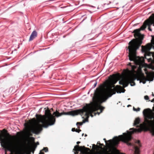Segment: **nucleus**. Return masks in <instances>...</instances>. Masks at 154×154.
<instances>
[{
	"label": "nucleus",
	"instance_id": "nucleus-20",
	"mask_svg": "<svg viewBox=\"0 0 154 154\" xmlns=\"http://www.w3.org/2000/svg\"><path fill=\"white\" fill-rule=\"evenodd\" d=\"M97 83V82H95L94 83V86H93V88H94L96 87Z\"/></svg>",
	"mask_w": 154,
	"mask_h": 154
},
{
	"label": "nucleus",
	"instance_id": "nucleus-34",
	"mask_svg": "<svg viewBox=\"0 0 154 154\" xmlns=\"http://www.w3.org/2000/svg\"><path fill=\"white\" fill-rule=\"evenodd\" d=\"M130 100V98H128V100Z\"/></svg>",
	"mask_w": 154,
	"mask_h": 154
},
{
	"label": "nucleus",
	"instance_id": "nucleus-13",
	"mask_svg": "<svg viewBox=\"0 0 154 154\" xmlns=\"http://www.w3.org/2000/svg\"><path fill=\"white\" fill-rule=\"evenodd\" d=\"M152 57L153 58H150L148 59V62H150L151 63H154V55H152Z\"/></svg>",
	"mask_w": 154,
	"mask_h": 154
},
{
	"label": "nucleus",
	"instance_id": "nucleus-7",
	"mask_svg": "<svg viewBox=\"0 0 154 154\" xmlns=\"http://www.w3.org/2000/svg\"><path fill=\"white\" fill-rule=\"evenodd\" d=\"M153 80V74L150 73L147 74V79L144 77L140 81V82H142L143 84L146 83V81H152Z\"/></svg>",
	"mask_w": 154,
	"mask_h": 154
},
{
	"label": "nucleus",
	"instance_id": "nucleus-22",
	"mask_svg": "<svg viewBox=\"0 0 154 154\" xmlns=\"http://www.w3.org/2000/svg\"><path fill=\"white\" fill-rule=\"evenodd\" d=\"M81 131V130L80 129H76L75 130V131L76 132H77L78 133H79Z\"/></svg>",
	"mask_w": 154,
	"mask_h": 154
},
{
	"label": "nucleus",
	"instance_id": "nucleus-25",
	"mask_svg": "<svg viewBox=\"0 0 154 154\" xmlns=\"http://www.w3.org/2000/svg\"><path fill=\"white\" fill-rule=\"evenodd\" d=\"M39 154H44V153L43 152H42L41 151H40Z\"/></svg>",
	"mask_w": 154,
	"mask_h": 154
},
{
	"label": "nucleus",
	"instance_id": "nucleus-27",
	"mask_svg": "<svg viewBox=\"0 0 154 154\" xmlns=\"http://www.w3.org/2000/svg\"><path fill=\"white\" fill-rule=\"evenodd\" d=\"M103 140H104L105 141V142L106 143V144H107V142H106V139L105 138H104L103 139Z\"/></svg>",
	"mask_w": 154,
	"mask_h": 154
},
{
	"label": "nucleus",
	"instance_id": "nucleus-14",
	"mask_svg": "<svg viewBox=\"0 0 154 154\" xmlns=\"http://www.w3.org/2000/svg\"><path fill=\"white\" fill-rule=\"evenodd\" d=\"M147 109V110L148 111H147V112H148L149 113V112L152 116H154V112H153L151 110V109Z\"/></svg>",
	"mask_w": 154,
	"mask_h": 154
},
{
	"label": "nucleus",
	"instance_id": "nucleus-36",
	"mask_svg": "<svg viewBox=\"0 0 154 154\" xmlns=\"http://www.w3.org/2000/svg\"><path fill=\"white\" fill-rule=\"evenodd\" d=\"M83 134H82V136H83Z\"/></svg>",
	"mask_w": 154,
	"mask_h": 154
},
{
	"label": "nucleus",
	"instance_id": "nucleus-19",
	"mask_svg": "<svg viewBox=\"0 0 154 154\" xmlns=\"http://www.w3.org/2000/svg\"><path fill=\"white\" fill-rule=\"evenodd\" d=\"M144 99L146 100H148L149 99V97L148 96H144Z\"/></svg>",
	"mask_w": 154,
	"mask_h": 154
},
{
	"label": "nucleus",
	"instance_id": "nucleus-3",
	"mask_svg": "<svg viewBox=\"0 0 154 154\" xmlns=\"http://www.w3.org/2000/svg\"><path fill=\"white\" fill-rule=\"evenodd\" d=\"M55 119L49 111H46L45 115L40 116L37 118L36 120L34 119V124L31 127L32 132L35 134L39 133L42 130V127L47 128L49 125L54 124Z\"/></svg>",
	"mask_w": 154,
	"mask_h": 154
},
{
	"label": "nucleus",
	"instance_id": "nucleus-24",
	"mask_svg": "<svg viewBox=\"0 0 154 154\" xmlns=\"http://www.w3.org/2000/svg\"><path fill=\"white\" fill-rule=\"evenodd\" d=\"M76 130L75 129V128H72V131H75Z\"/></svg>",
	"mask_w": 154,
	"mask_h": 154
},
{
	"label": "nucleus",
	"instance_id": "nucleus-21",
	"mask_svg": "<svg viewBox=\"0 0 154 154\" xmlns=\"http://www.w3.org/2000/svg\"><path fill=\"white\" fill-rule=\"evenodd\" d=\"M121 88V87L119 85H117L116 88V89H119Z\"/></svg>",
	"mask_w": 154,
	"mask_h": 154
},
{
	"label": "nucleus",
	"instance_id": "nucleus-26",
	"mask_svg": "<svg viewBox=\"0 0 154 154\" xmlns=\"http://www.w3.org/2000/svg\"><path fill=\"white\" fill-rule=\"evenodd\" d=\"M39 144V143L38 142H37L36 143V145H35V146H36L37 145H38Z\"/></svg>",
	"mask_w": 154,
	"mask_h": 154
},
{
	"label": "nucleus",
	"instance_id": "nucleus-9",
	"mask_svg": "<svg viewBox=\"0 0 154 154\" xmlns=\"http://www.w3.org/2000/svg\"><path fill=\"white\" fill-rule=\"evenodd\" d=\"M37 36V32L35 30L33 31L30 36L29 41H31L33 40L34 38L36 37Z\"/></svg>",
	"mask_w": 154,
	"mask_h": 154
},
{
	"label": "nucleus",
	"instance_id": "nucleus-16",
	"mask_svg": "<svg viewBox=\"0 0 154 154\" xmlns=\"http://www.w3.org/2000/svg\"><path fill=\"white\" fill-rule=\"evenodd\" d=\"M36 146H35V144H33L32 145V148L33 149V150H32V152L33 153H34V151H35V149L36 148Z\"/></svg>",
	"mask_w": 154,
	"mask_h": 154
},
{
	"label": "nucleus",
	"instance_id": "nucleus-17",
	"mask_svg": "<svg viewBox=\"0 0 154 154\" xmlns=\"http://www.w3.org/2000/svg\"><path fill=\"white\" fill-rule=\"evenodd\" d=\"M140 108L139 107L137 108V109H136L134 107H133V110L134 111H137V112L139 111H140Z\"/></svg>",
	"mask_w": 154,
	"mask_h": 154
},
{
	"label": "nucleus",
	"instance_id": "nucleus-12",
	"mask_svg": "<svg viewBox=\"0 0 154 154\" xmlns=\"http://www.w3.org/2000/svg\"><path fill=\"white\" fill-rule=\"evenodd\" d=\"M140 120L139 118H136L134 121V123L133 125L134 126H135L138 124L140 123Z\"/></svg>",
	"mask_w": 154,
	"mask_h": 154
},
{
	"label": "nucleus",
	"instance_id": "nucleus-31",
	"mask_svg": "<svg viewBox=\"0 0 154 154\" xmlns=\"http://www.w3.org/2000/svg\"><path fill=\"white\" fill-rule=\"evenodd\" d=\"M137 143H140V141H139V140H138V141H137Z\"/></svg>",
	"mask_w": 154,
	"mask_h": 154
},
{
	"label": "nucleus",
	"instance_id": "nucleus-4",
	"mask_svg": "<svg viewBox=\"0 0 154 154\" xmlns=\"http://www.w3.org/2000/svg\"><path fill=\"white\" fill-rule=\"evenodd\" d=\"M14 137L10 136H7L2 133L0 134V141L1 146L8 150L10 151L11 149L17 147L14 140Z\"/></svg>",
	"mask_w": 154,
	"mask_h": 154
},
{
	"label": "nucleus",
	"instance_id": "nucleus-23",
	"mask_svg": "<svg viewBox=\"0 0 154 154\" xmlns=\"http://www.w3.org/2000/svg\"><path fill=\"white\" fill-rule=\"evenodd\" d=\"M79 124L80 125H82V123L81 122H78L76 123V125Z\"/></svg>",
	"mask_w": 154,
	"mask_h": 154
},
{
	"label": "nucleus",
	"instance_id": "nucleus-5",
	"mask_svg": "<svg viewBox=\"0 0 154 154\" xmlns=\"http://www.w3.org/2000/svg\"><path fill=\"white\" fill-rule=\"evenodd\" d=\"M134 77L132 75H129L119 81V83L120 85H122L124 87H127L129 83H130L131 86H133L135 85V83L134 82Z\"/></svg>",
	"mask_w": 154,
	"mask_h": 154
},
{
	"label": "nucleus",
	"instance_id": "nucleus-28",
	"mask_svg": "<svg viewBox=\"0 0 154 154\" xmlns=\"http://www.w3.org/2000/svg\"><path fill=\"white\" fill-rule=\"evenodd\" d=\"M118 93H121V91H116Z\"/></svg>",
	"mask_w": 154,
	"mask_h": 154
},
{
	"label": "nucleus",
	"instance_id": "nucleus-6",
	"mask_svg": "<svg viewBox=\"0 0 154 154\" xmlns=\"http://www.w3.org/2000/svg\"><path fill=\"white\" fill-rule=\"evenodd\" d=\"M87 149H89L84 146H79V145H76L74 146L73 150L74 151V154H78L79 151L82 153H85L86 152Z\"/></svg>",
	"mask_w": 154,
	"mask_h": 154
},
{
	"label": "nucleus",
	"instance_id": "nucleus-32",
	"mask_svg": "<svg viewBox=\"0 0 154 154\" xmlns=\"http://www.w3.org/2000/svg\"><path fill=\"white\" fill-rule=\"evenodd\" d=\"M152 96L153 97H154V94L153 93L152 94Z\"/></svg>",
	"mask_w": 154,
	"mask_h": 154
},
{
	"label": "nucleus",
	"instance_id": "nucleus-8",
	"mask_svg": "<svg viewBox=\"0 0 154 154\" xmlns=\"http://www.w3.org/2000/svg\"><path fill=\"white\" fill-rule=\"evenodd\" d=\"M142 47V51L143 52H145L147 50H149L151 48H153L154 49V39L153 38L151 40V44H148L146 47L144 48Z\"/></svg>",
	"mask_w": 154,
	"mask_h": 154
},
{
	"label": "nucleus",
	"instance_id": "nucleus-33",
	"mask_svg": "<svg viewBox=\"0 0 154 154\" xmlns=\"http://www.w3.org/2000/svg\"><path fill=\"white\" fill-rule=\"evenodd\" d=\"M131 106L130 105H128L127 106H128V107H129V106Z\"/></svg>",
	"mask_w": 154,
	"mask_h": 154
},
{
	"label": "nucleus",
	"instance_id": "nucleus-2",
	"mask_svg": "<svg viewBox=\"0 0 154 154\" xmlns=\"http://www.w3.org/2000/svg\"><path fill=\"white\" fill-rule=\"evenodd\" d=\"M152 25L154 26V14H152L149 18L146 20L143 25L141 27L140 29H135L134 31V37H137L138 38L133 39L129 42V46L128 47L129 51L128 57L131 61H133L134 63L136 65H140L142 64V61L141 59L136 56V51L142 43V40L143 36L140 33V30H144L146 27L148 26V30L152 31L150 28Z\"/></svg>",
	"mask_w": 154,
	"mask_h": 154
},
{
	"label": "nucleus",
	"instance_id": "nucleus-35",
	"mask_svg": "<svg viewBox=\"0 0 154 154\" xmlns=\"http://www.w3.org/2000/svg\"><path fill=\"white\" fill-rule=\"evenodd\" d=\"M87 136V135L85 134V136Z\"/></svg>",
	"mask_w": 154,
	"mask_h": 154
},
{
	"label": "nucleus",
	"instance_id": "nucleus-30",
	"mask_svg": "<svg viewBox=\"0 0 154 154\" xmlns=\"http://www.w3.org/2000/svg\"><path fill=\"white\" fill-rule=\"evenodd\" d=\"M153 101H154V98H153L151 101L152 102H153Z\"/></svg>",
	"mask_w": 154,
	"mask_h": 154
},
{
	"label": "nucleus",
	"instance_id": "nucleus-15",
	"mask_svg": "<svg viewBox=\"0 0 154 154\" xmlns=\"http://www.w3.org/2000/svg\"><path fill=\"white\" fill-rule=\"evenodd\" d=\"M97 154H109V153L107 151V150H105L103 151L101 153H99Z\"/></svg>",
	"mask_w": 154,
	"mask_h": 154
},
{
	"label": "nucleus",
	"instance_id": "nucleus-11",
	"mask_svg": "<svg viewBox=\"0 0 154 154\" xmlns=\"http://www.w3.org/2000/svg\"><path fill=\"white\" fill-rule=\"evenodd\" d=\"M134 147L135 149L134 154H139L140 150L139 148L137 146H134Z\"/></svg>",
	"mask_w": 154,
	"mask_h": 154
},
{
	"label": "nucleus",
	"instance_id": "nucleus-29",
	"mask_svg": "<svg viewBox=\"0 0 154 154\" xmlns=\"http://www.w3.org/2000/svg\"><path fill=\"white\" fill-rule=\"evenodd\" d=\"M80 143V141H78L77 142V144H79Z\"/></svg>",
	"mask_w": 154,
	"mask_h": 154
},
{
	"label": "nucleus",
	"instance_id": "nucleus-18",
	"mask_svg": "<svg viewBox=\"0 0 154 154\" xmlns=\"http://www.w3.org/2000/svg\"><path fill=\"white\" fill-rule=\"evenodd\" d=\"M42 150H44L46 152L48 151V149L47 147H44L42 149Z\"/></svg>",
	"mask_w": 154,
	"mask_h": 154
},
{
	"label": "nucleus",
	"instance_id": "nucleus-10",
	"mask_svg": "<svg viewBox=\"0 0 154 154\" xmlns=\"http://www.w3.org/2000/svg\"><path fill=\"white\" fill-rule=\"evenodd\" d=\"M131 63H128V65H130V67H131V72L132 73L134 74V73L136 72V71H135L134 69L136 68V66L134 65H131Z\"/></svg>",
	"mask_w": 154,
	"mask_h": 154
},
{
	"label": "nucleus",
	"instance_id": "nucleus-1",
	"mask_svg": "<svg viewBox=\"0 0 154 154\" xmlns=\"http://www.w3.org/2000/svg\"><path fill=\"white\" fill-rule=\"evenodd\" d=\"M118 80V78L116 76L112 77L109 82L105 83L103 85H100L99 89H97L95 92V95L97 99L95 101L92 105L90 107L85 106L81 109L71 111L68 112H62L60 113L56 111L54 112V115L57 117H58L62 115H70L74 116L80 114L82 115L84 113V116L82 118L85 119L83 121V123H85L88 121V118L89 115L90 114L91 117L93 115L91 114L94 112L99 109L100 110V112H94L95 116L97 114L99 115L102 112L104 107L101 106L99 103V102L101 103L105 102L109 97L116 93V90L112 89L114 88L113 85L115 84Z\"/></svg>",
	"mask_w": 154,
	"mask_h": 154
}]
</instances>
